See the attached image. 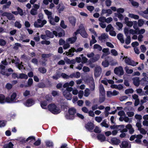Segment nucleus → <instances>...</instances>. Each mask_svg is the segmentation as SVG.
<instances>
[{"label":"nucleus","mask_w":148,"mask_h":148,"mask_svg":"<svg viewBox=\"0 0 148 148\" xmlns=\"http://www.w3.org/2000/svg\"><path fill=\"white\" fill-rule=\"evenodd\" d=\"M45 143L47 147H52L53 146V143L52 141H47L45 142Z\"/></svg>","instance_id":"obj_37"},{"label":"nucleus","mask_w":148,"mask_h":148,"mask_svg":"<svg viewBox=\"0 0 148 148\" xmlns=\"http://www.w3.org/2000/svg\"><path fill=\"white\" fill-rule=\"evenodd\" d=\"M7 97L5 98V96L2 94H0V103L3 104L5 103H7Z\"/></svg>","instance_id":"obj_18"},{"label":"nucleus","mask_w":148,"mask_h":148,"mask_svg":"<svg viewBox=\"0 0 148 148\" xmlns=\"http://www.w3.org/2000/svg\"><path fill=\"white\" fill-rule=\"evenodd\" d=\"M60 77H62L64 79H68L70 78V75H69L65 73H62L60 74Z\"/></svg>","instance_id":"obj_38"},{"label":"nucleus","mask_w":148,"mask_h":148,"mask_svg":"<svg viewBox=\"0 0 148 148\" xmlns=\"http://www.w3.org/2000/svg\"><path fill=\"white\" fill-rule=\"evenodd\" d=\"M49 20L50 23L53 25H55V22L54 19L53 18L51 17L49 18H48Z\"/></svg>","instance_id":"obj_53"},{"label":"nucleus","mask_w":148,"mask_h":148,"mask_svg":"<svg viewBox=\"0 0 148 148\" xmlns=\"http://www.w3.org/2000/svg\"><path fill=\"white\" fill-rule=\"evenodd\" d=\"M90 94V90L88 88L86 89L84 91V96L87 97Z\"/></svg>","instance_id":"obj_52"},{"label":"nucleus","mask_w":148,"mask_h":148,"mask_svg":"<svg viewBox=\"0 0 148 148\" xmlns=\"http://www.w3.org/2000/svg\"><path fill=\"white\" fill-rule=\"evenodd\" d=\"M77 39V37L75 36L67 39L66 40V41L67 43L73 44L76 41Z\"/></svg>","instance_id":"obj_17"},{"label":"nucleus","mask_w":148,"mask_h":148,"mask_svg":"<svg viewBox=\"0 0 148 148\" xmlns=\"http://www.w3.org/2000/svg\"><path fill=\"white\" fill-rule=\"evenodd\" d=\"M38 71L41 73H45L46 72V70L44 67H39L38 69Z\"/></svg>","instance_id":"obj_46"},{"label":"nucleus","mask_w":148,"mask_h":148,"mask_svg":"<svg viewBox=\"0 0 148 148\" xmlns=\"http://www.w3.org/2000/svg\"><path fill=\"white\" fill-rule=\"evenodd\" d=\"M97 137L98 139L101 142L104 141L105 140L106 138L103 135L99 134L98 135Z\"/></svg>","instance_id":"obj_27"},{"label":"nucleus","mask_w":148,"mask_h":148,"mask_svg":"<svg viewBox=\"0 0 148 148\" xmlns=\"http://www.w3.org/2000/svg\"><path fill=\"white\" fill-rule=\"evenodd\" d=\"M100 58L99 55L97 54L93 56L92 58L90 59V61L92 62H95L97 61Z\"/></svg>","instance_id":"obj_23"},{"label":"nucleus","mask_w":148,"mask_h":148,"mask_svg":"<svg viewBox=\"0 0 148 148\" xmlns=\"http://www.w3.org/2000/svg\"><path fill=\"white\" fill-rule=\"evenodd\" d=\"M125 43L127 45H128L131 42V38L130 36H127L125 40Z\"/></svg>","instance_id":"obj_43"},{"label":"nucleus","mask_w":148,"mask_h":148,"mask_svg":"<svg viewBox=\"0 0 148 148\" xmlns=\"http://www.w3.org/2000/svg\"><path fill=\"white\" fill-rule=\"evenodd\" d=\"M11 4V2L8 1L5 5H4L3 6V9H5L7 8H8Z\"/></svg>","instance_id":"obj_42"},{"label":"nucleus","mask_w":148,"mask_h":148,"mask_svg":"<svg viewBox=\"0 0 148 148\" xmlns=\"http://www.w3.org/2000/svg\"><path fill=\"white\" fill-rule=\"evenodd\" d=\"M102 64L104 67H107L108 66L109 64L107 61L105 60L102 62Z\"/></svg>","instance_id":"obj_56"},{"label":"nucleus","mask_w":148,"mask_h":148,"mask_svg":"<svg viewBox=\"0 0 148 148\" xmlns=\"http://www.w3.org/2000/svg\"><path fill=\"white\" fill-rule=\"evenodd\" d=\"M81 57L82 58L81 59L82 64H83L86 63L88 60V59L85 57H84L83 54L81 55Z\"/></svg>","instance_id":"obj_41"},{"label":"nucleus","mask_w":148,"mask_h":148,"mask_svg":"<svg viewBox=\"0 0 148 148\" xmlns=\"http://www.w3.org/2000/svg\"><path fill=\"white\" fill-rule=\"evenodd\" d=\"M113 27L111 24L108 25L106 27V32L110 31V30H113Z\"/></svg>","instance_id":"obj_39"},{"label":"nucleus","mask_w":148,"mask_h":148,"mask_svg":"<svg viewBox=\"0 0 148 148\" xmlns=\"http://www.w3.org/2000/svg\"><path fill=\"white\" fill-rule=\"evenodd\" d=\"M134 85L138 86L140 84L139 78L138 77H135L132 79Z\"/></svg>","instance_id":"obj_19"},{"label":"nucleus","mask_w":148,"mask_h":148,"mask_svg":"<svg viewBox=\"0 0 148 148\" xmlns=\"http://www.w3.org/2000/svg\"><path fill=\"white\" fill-rule=\"evenodd\" d=\"M120 146L121 148H130L131 147L130 145L129 144L127 141H125L122 142Z\"/></svg>","instance_id":"obj_14"},{"label":"nucleus","mask_w":148,"mask_h":148,"mask_svg":"<svg viewBox=\"0 0 148 148\" xmlns=\"http://www.w3.org/2000/svg\"><path fill=\"white\" fill-rule=\"evenodd\" d=\"M144 22L145 21L143 19H139L138 21V26L140 27L144 25Z\"/></svg>","instance_id":"obj_34"},{"label":"nucleus","mask_w":148,"mask_h":148,"mask_svg":"<svg viewBox=\"0 0 148 148\" xmlns=\"http://www.w3.org/2000/svg\"><path fill=\"white\" fill-rule=\"evenodd\" d=\"M65 8V7L62 4L61 5L59 4L57 7V8L59 13H60L62 11H63Z\"/></svg>","instance_id":"obj_21"},{"label":"nucleus","mask_w":148,"mask_h":148,"mask_svg":"<svg viewBox=\"0 0 148 148\" xmlns=\"http://www.w3.org/2000/svg\"><path fill=\"white\" fill-rule=\"evenodd\" d=\"M134 23H133V27L135 29L137 30H138L139 28H138L137 25V22L136 21H134Z\"/></svg>","instance_id":"obj_59"},{"label":"nucleus","mask_w":148,"mask_h":148,"mask_svg":"<svg viewBox=\"0 0 148 148\" xmlns=\"http://www.w3.org/2000/svg\"><path fill=\"white\" fill-rule=\"evenodd\" d=\"M60 32L58 33V34L57 32L56 31H53V34L56 36H58L59 37H61L64 35V30L61 28H60Z\"/></svg>","instance_id":"obj_16"},{"label":"nucleus","mask_w":148,"mask_h":148,"mask_svg":"<svg viewBox=\"0 0 148 148\" xmlns=\"http://www.w3.org/2000/svg\"><path fill=\"white\" fill-rule=\"evenodd\" d=\"M69 115L66 114L65 116L67 119H73L74 118V115L76 113V109L73 108H69L68 110Z\"/></svg>","instance_id":"obj_5"},{"label":"nucleus","mask_w":148,"mask_h":148,"mask_svg":"<svg viewBox=\"0 0 148 148\" xmlns=\"http://www.w3.org/2000/svg\"><path fill=\"white\" fill-rule=\"evenodd\" d=\"M105 95H100L99 102L100 103H102L105 100Z\"/></svg>","instance_id":"obj_40"},{"label":"nucleus","mask_w":148,"mask_h":148,"mask_svg":"<svg viewBox=\"0 0 148 148\" xmlns=\"http://www.w3.org/2000/svg\"><path fill=\"white\" fill-rule=\"evenodd\" d=\"M83 50V48L80 47L77 49H75L74 48H71L70 49H69L68 52H64L63 54H65L67 56H69V57H72L73 56L74 54L73 53L74 52H80L82 51Z\"/></svg>","instance_id":"obj_4"},{"label":"nucleus","mask_w":148,"mask_h":148,"mask_svg":"<svg viewBox=\"0 0 148 148\" xmlns=\"http://www.w3.org/2000/svg\"><path fill=\"white\" fill-rule=\"evenodd\" d=\"M35 138L33 136H30L26 139V141H27L29 140H30V142L32 141H35Z\"/></svg>","instance_id":"obj_60"},{"label":"nucleus","mask_w":148,"mask_h":148,"mask_svg":"<svg viewBox=\"0 0 148 148\" xmlns=\"http://www.w3.org/2000/svg\"><path fill=\"white\" fill-rule=\"evenodd\" d=\"M138 31L136 29L134 30L132 29H130L129 30L130 33L132 35H134L135 34H138Z\"/></svg>","instance_id":"obj_45"},{"label":"nucleus","mask_w":148,"mask_h":148,"mask_svg":"<svg viewBox=\"0 0 148 148\" xmlns=\"http://www.w3.org/2000/svg\"><path fill=\"white\" fill-rule=\"evenodd\" d=\"M47 104V101H42L41 102L40 105L42 108L45 109L47 108L46 106Z\"/></svg>","instance_id":"obj_32"},{"label":"nucleus","mask_w":148,"mask_h":148,"mask_svg":"<svg viewBox=\"0 0 148 148\" xmlns=\"http://www.w3.org/2000/svg\"><path fill=\"white\" fill-rule=\"evenodd\" d=\"M15 26L18 28H20L21 27V25L20 23L18 21H16L14 24Z\"/></svg>","instance_id":"obj_54"},{"label":"nucleus","mask_w":148,"mask_h":148,"mask_svg":"<svg viewBox=\"0 0 148 148\" xmlns=\"http://www.w3.org/2000/svg\"><path fill=\"white\" fill-rule=\"evenodd\" d=\"M110 143L113 145H117L120 143L121 141L119 139L114 138L111 139Z\"/></svg>","instance_id":"obj_13"},{"label":"nucleus","mask_w":148,"mask_h":148,"mask_svg":"<svg viewBox=\"0 0 148 148\" xmlns=\"http://www.w3.org/2000/svg\"><path fill=\"white\" fill-rule=\"evenodd\" d=\"M125 127L129 130V132L130 134H132L134 132V130L131 124H129L126 125Z\"/></svg>","instance_id":"obj_22"},{"label":"nucleus","mask_w":148,"mask_h":148,"mask_svg":"<svg viewBox=\"0 0 148 148\" xmlns=\"http://www.w3.org/2000/svg\"><path fill=\"white\" fill-rule=\"evenodd\" d=\"M112 55L114 56H116L118 55V53L117 51L115 49H112L111 51Z\"/></svg>","instance_id":"obj_47"},{"label":"nucleus","mask_w":148,"mask_h":148,"mask_svg":"<svg viewBox=\"0 0 148 148\" xmlns=\"http://www.w3.org/2000/svg\"><path fill=\"white\" fill-rule=\"evenodd\" d=\"M39 17L40 18L38 19L34 23V26L36 27H41L47 23V21L45 20H42V15H39Z\"/></svg>","instance_id":"obj_2"},{"label":"nucleus","mask_w":148,"mask_h":148,"mask_svg":"<svg viewBox=\"0 0 148 148\" xmlns=\"http://www.w3.org/2000/svg\"><path fill=\"white\" fill-rule=\"evenodd\" d=\"M33 82V80L32 78H29L28 81L27 85V86H30L32 84Z\"/></svg>","instance_id":"obj_57"},{"label":"nucleus","mask_w":148,"mask_h":148,"mask_svg":"<svg viewBox=\"0 0 148 148\" xmlns=\"http://www.w3.org/2000/svg\"><path fill=\"white\" fill-rule=\"evenodd\" d=\"M140 48L141 51L143 53L145 52L146 50V48L144 45H141Z\"/></svg>","instance_id":"obj_63"},{"label":"nucleus","mask_w":148,"mask_h":148,"mask_svg":"<svg viewBox=\"0 0 148 148\" xmlns=\"http://www.w3.org/2000/svg\"><path fill=\"white\" fill-rule=\"evenodd\" d=\"M60 26L64 29H65L67 27V26L65 25L64 21L62 20L60 22Z\"/></svg>","instance_id":"obj_62"},{"label":"nucleus","mask_w":148,"mask_h":148,"mask_svg":"<svg viewBox=\"0 0 148 148\" xmlns=\"http://www.w3.org/2000/svg\"><path fill=\"white\" fill-rule=\"evenodd\" d=\"M139 14L142 16L143 17L146 18L148 19V18L146 17L145 15V14H148V8H147L146 10L143 11V12H141L139 13Z\"/></svg>","instance_id":"obj_31"},{"label":"nucleus","mask_w":148,"mask_h":148,"mask_svg":"<svg viewBox=\"0 0 148 148\" xmlns=\"http://www.w3.org/2000/svg\"><path fill=\"white\" fill-rule=\"evenodd\" d=\"M128 16L131 18H134L135 19L137 20L139 18L138 15L134 14H129Z\"/></svg>","instance_id":"obj_30"},{"label":"nucleus","mask_w":148,"mask_h":148,"mask_svg":"<svg viewBox=\"0 0 148 148\" xmlns=\"http://www.w3.org/2000/svg\"><path fill=\"white\" fill-rule=\"evenodd\" d=\"M30 14L33 15H35L37 14V10L35 9L32 8L30 11Z\"/></svg>","instance_id":"obj_49"},{"label":"nucleus","mask_w":148,"mask_h":148,"mask_svg":"<svg viewBox=\"0 0 148 148\" xmlns=\"http://www.w3.org/2000/svg\"><path fill=\"white\" fill-rule=\"evenodd\" d=\"M16 93L15 92L13 93L11 95L10 98L8 97H7V103H13L16 102Z\"/></svg>","instance_id":"obj_8"},{"label":"nucleus","mask_w":148,"mask_h":148,"mask_svg":"<svg viewBox=\"0 0 148 148\" xmlns=\"http://www.w3.org/2000/svg\"><path fill=\"white\" fill-rule=\"evenodd\" d=\"M27 75L24 73L19 74V78L27 79L28 78Z\"/></svg>","instance_id":"obj_33"},{"label":"nucleus","mask_w":148,"mask_h":148,"mask_svg":"<svg viewBox=\"0 0 148 148\" xmlns=\"http://www.w3.org/2000/svg\"><path fill=\"white\" fill-rule=\"evenodd\" d=\"M44 11L45 14L47 15L48 18H49L51 16L52 13L51 12L47 10H45Z\"/></svg>","instance_id":"obj_51"},{"label":"nucleus","mask_w":148,"mask_h":148,"mask_svg":"<svg viewBox=\"0 0 148 148\" xmlns=\"http://www.w3.org/2000/svg\"><path fill=\"white\" fill-rule=\"evenodd\" d=\"M117 38L122 43H123L124 42L123 36L121 34H119L117 35Z\"/></svg>","instance_id":"obj_26"},{"label":"nucleus","mask_w":148,"mask_h":148,"mask_svg":"<svg viewBox=\"0 0 148 148\" xmlns=\"http://www.w3.org/2000/svg\"><path fill=\"white\" fill-rule=\"evenodd\" d=\"M125 70L126 73L127 74H131L133 72V71L132 69H130L128 66H126L125 68Z\"/></svg>","instance_id":"obj_35"},{"label":"nucleus","mask_w":148,"mask_h":148,"mask_svg":"<svg viewBox=\"0 0 148 148\" xmlns=\"http://www.w3.org/2000/svg\"><path fill=\"white\" fill-rule=\"evenodd\" d=\"M49 110L52 113L57 114L61 112L60 108L54 104H51L48 106Z\"/></svg>","instance_id":"obj_3"},{"label":"nucleus","mask_w":148,"mask_h":148,"mask_svg":"<svg viewBox=\"0 0 148 148\" xmlns=\"http://www.w3.org/2000/svg\"><path fill=\"white\" fill-rule=\"evenodd\" d=\"M114 73L117 75H122L123 74L124 71L122 67L119 66L116 68L114 70Z\"/></svg>","instance_id":"obj_9"},{"label":"nucleus","mask_w":148,"mask_h":148,"mask_svg":"<svg viewBox=\"0 0 148 148\" xmlns=\"http://www.w3.org/2000/svg\"><path fill=\"white\" fill-rule=\"evenodd\" d=\"M93 48L94 49H97L99 51H101L102 49L101 47L99 45L97 44H95L94 45Z\"/></svg>","instance_id":"obj_50"},{"label":"nucleus","mask_w":148,"mask_h":148,"mask_svg":"<svg viewBox=\"0 0 148 148\" xmlns=\"http://www.w3.org/2000/svg\"><path fill=\"white\" fill-rule=\"evenodd\" d=\"M45 34L47 36L50 38H53L54 37V34L48 30L45 31Z\"/></svg>","instance_id":"obj_29"},{"label":"nucleus","mask_w":148,"mask_h":148,"mask_svg":"<svg viewBox=\"0 0 148 148\" xmlns=\"http://www.w3.org/2000/svg\"><path fill=\"white\" fill-rule=\"evenodd\" d=\"M116 16L118 17L120 20H122L123 19V16L121 14L117 13L116 15Z\"/></svg>","instance_id":"obj_61"},{"label":"nucleus","mask_w":148,"mask_h":148,"mask_svg":"<svg viewBox=\"0 0 148 148\" xmlns=\"http://www.w3.org/2000/svg\"><path fill=\"white\" fill-rule=\"evenodd\" d=\"M125 59V63L129 65L133 66H135L138 64V62H135L133 60H131V59L127 57L124 56L123 59Z\"/></svg>","instance_id":"obj_7"},{"label":"nucleus","mask_w":148,"mask_h":148,"mask_svg":"<svg viewBox=\"0 0 148 148\" xmlns=\"http://www.w3.org/2000/svg\"><path fill=\"white\" fill-rule=\"evenodd\" d=\"M7 18L9 20H15V18L14 15L10 13H8Z\"/></svg>","instance_id":"obj_36"},{"label":"nucleus","mask_w":148,"mask_h":148,"mask_svg":"<svg viewBox=\"0 0 148 148\" xmlns=\"http://www.w3.org/2000/svg\"><path fill=\"white\" fill-rule=\"evenodd\" d=\"M81 74L80 73L78 72H77L75 73H73L70 75L71 78H73V77H75L77 78H79L80 77Z\"/></svg>","instance_id":"obj_20"},{"label":"nucleus","mask_w":148,"mask_h":148,"mask_svg":"<svg viewBox=\"0 0 148 148\" xmlns=\"http://www.w3.org/2000/svg\"><path fill=\"white\" fill-rule=\"evenodd\" d=\"M79 33H80L83 38H87L88 36V34L86 32L83 24H82L80 25L79 29L77 30L74 33L73 36H75Z\"/></svg>","instance_id":"obj_1"},{"label":"nucleus","mask_w":148,"mask_h":148,"mask_svg":"<svg viewBox=\"0 0 148 148\" xmlns=\"http://www.w3.org/2000/svg\"><path fill=\"white\" fill-rule=\"evenodd\" d=\"M64 96L67 100H71L72 97V95L67 90H64L63 92Z\"/></svg>","instance_id":"obj_11"},{"label":"nucleus","mask_w":148,"mask_h":148,"mask_svg":"<svg viewBox=\"0 0 148 148\" xmlns=\"http://www.w3.org/2000/svg\"><path fill=\"white\" fill-rule=\"evenodd\" d=\"M34 103V101L32 99H29L24 102V104L26 106L29 107L33 105Z\"/></svg>","instance_id":"obj_15"},{"label":"nucleus","mask_w":148,"mask_h":148,"mask_svg":"<svg viewBox=\"0 0 148 148\" xmlns=\"http://www.w3.org/2000/svg\"><path fill=\"white\" fill-rule=\"evenodd\" d=\"M134 90L132 88L126 89L125 91V93L126 94H131L133 92Z\"/></svg>","instance_id":"obj_44"},{"label":"nucleus","mask_w":148,"mask_h":148,"mask_svg":"<svg viewBox=\"0 0 148 148\" xmlns=\"http://www.w3.org/2000/svg\"><path fill=\"white\" fill-rule=\"evenodd\" d=\"M74 84V82L73 81H71L70 82H66L63 85V87L64 88H66V90H67L69 92L71 91H72L73 89L71 87H69V86H73Z\"/></svg>","instance_id":"obj_6"},{"label":"nucleus","mask_w":148,"mask_h":148,"mask_svg":"<svg viewBox=\"0 0 148 148\" xmlns=\"http://www.w3.org/2000/svg\"><path fill=\"white\" fill-rule=\"evenodd\" d=\"M137 93L142 95H144V92L142 90L141 88H138L136 90Z\"/></svg>","instance_id":"obj_48"},{"label":"nucleus","mask_w":148,"mask_h":148,"mask_svg":"<svg viewBox=\"0 0 148 148\" xmlns=\"http://www.w3.org/2000/svg\"><path fill=\"white\" fill-rule=\"evenodd\" d=\"M60 77V74L58 73L56 74V75H54L52 77L55 80H57Z\"/></svg>","instance_id":"obj_58"},{"label":"nucleus","mask_w":148,"mask_h":148,"mask_svg":"<svg viewBox=\"0 0 148 148\" xmlns=\"http://www.w3.org/2000/svg\"><path fill=\"white\" fill-rule=\"evenodd\" d=\"M116 24L117 26L119 27V28L118 29L119 30H120V29H121L123 27V24L120 22H116Z\"/></svg>","instance_id":"obj_55"},{"label":"nucleus","mask_w":148,"mask_h":148,"mask_svg":"<svg viewBox=\"0 0 148 148\" xmlns=\"http://www.w3.org/2000/svg\"><path fill=\"white\" fill-rule=\"evenodd\" d=\"M108 38V35L105 33L102 34L99 37V40L102 42L107 40V39Z\"/></svg>","instance_id":"obj_12"},{"label":"nucleus","mask_w":148,"mask_h":148,"mask_svg":"<svg viewBox=\"0 0 148 148\" xmlns=\"http://www.w3.org/2000/svg\"><path fill=\"white\" fill-rule=\"evenodd\" d=\"M83 70L84 72H88L90 71V69L88 67L84 66L83 67Z\"/></svg>","instance_id":"obj_64"},{"label":"nucleus","mask_w":148,"mask_h":148,"mask_svg":"<svg viewBox=\"0 0 148 148\" xmlns=\"http://www.w3.org/2000/svg\"><path fill=\"white\" fill-rule=\"evenodd\" d=\"M102 72V70L101 67L97 66L95 67L94 69V75L95 77H98L99 76Z\"/></svg>","instance_id":"obj_10"},{"label":"nucleus","mask_w":148,"mask_h":148,"mask_svg":"<svg viewBox=\"0 0 148 148\" xmlns=\"http://www.w3.org/2000/svg\"><path fill=\"white\" fill-rule=\"evenodd\" d=\"M100 95H105V92L103 85L101 84L99 87Z\"/></svg>","instance_id":"obj_24"},{"label":"nucleus","mask_w":148,"mask_h":148,"mask_svg":"<svg viewBox=\"0 0 148 148\" xmlns=\"http://www.w3.org/2000/svg\"><path fill=\"white\" fill-rule=\"evenodd\" d=\"M69 20L70 23L73 26L75 25L76 19L73 17H71L69 18Z\"/></svg>","instance_id":"obj_28"},{"label":"nucleus","mask_w":148,"mask_h":148,"mask_svg":"<svg viewBox=\"0 0 148 148\" xmlns=\"http://www.w3.org/2000/svg\"><path fill=\"white\" fill-rule=\"evenodd\" d=\"M85 127L89 131H90L93 129L94 126L92 123H88L86 125Z\"/></svg>","instance_id":"obj_25"}]
</instances>
